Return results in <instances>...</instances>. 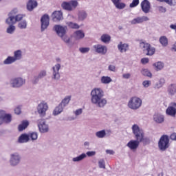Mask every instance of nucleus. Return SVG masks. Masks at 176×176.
<instances>
[{
  "mask_svg": "<svg viewBox=\"0 0 176 176\" xmlns=\"http://www.w3.org/2000/svg\"><path fill=\"white\" fill-rule=\"evenodd\" d=\"M91 102L98 108H104L108 104V100L104 98V91L101 88H95L91 91Z\"/></svg>",
  "mask_w": 176,
  "mask_h": 176,
  "instance_id": "obj_1",
  "label": "nucleus"
},
{
  "mask_svg": "<svg viewBox=\"0 0 176 176\" xmlns=\"http://www.w3.org/2000/svg\"><path fill=\"white\" fill-rule=\"evenodd\" d=\"M131 129L136 140H138V141H141V140H142L143 141H147L149 142V139L144 138V131L142 129L140 128L138 124H134Z\"/></svg>",
  "mask_w": 176,
  "mask_h": 176,
  "instance_id": "obj_2",
  "label": "nucleus"
},
{
  "mask_svg": "<svg viewBox=\"0 0 176 176\" xmlns=\"http://www.w3.org/2000/svg\"><path fill=\"white\" fill-rule=\"evenodd\" d=\"M140 47L142 50L144 54L146 56H153L155 54V47L151 46V44L146 41H140Z\"/></svg>",
  "mask_w": 176,
  "mask_h": 176,
  "instance_id": "obj_3",
  "label": "nucleus"
},
{
  "mask_svg": "<svg viewBox=\"0 0 176 176\" xmlns=\"http://www.w3.org/2000/svg\"><path fill=\"white\" fill-rule=\"evenodd\" d=\"M79 3L76 0H70L69 1L62 2L60 6L63 10H67V12H72L78 8Z\"/></svg>",
  "mask_w": 176,
  "mask_h": 176,
  "instance_id": "obj_4",
  "label": "nucleus"
},
{
  "mask_svg": "<svg viewBox=\"0 0 176 176\" xmlns=\"http://www.w3.org/2000/svg\"><path fill=\"white\" fill-rule=\"evenodd\" d=\"M25 85V78L23 77H14L10 80V85L14 89H20Z\"/></svg>",
  "mask_w": 176,
  "mask_h": 176,
  "instance_id": "obj_5",
  "label": "nucleus"
},
{
  "mask_svg": "<svg viewBox=\"0 0 176 176\" xmlns=\"http://www.w3.org/2000/svg\"><path fill=\"white\" fill-rule=\"evenodd\" d=\"M141 105H142V100L135 96L131 98L128 102L129 108H130V109H133V111L140 109V108H141Z\"/></svg>",
  "mask_w": 176,
  "mask_h": 176,
  "instance_id": "obj_6",
  "label": "nucleus"
},
{
  "mask_svg": "<svg viewBox=\"0 0 176 176\" xmlns=\"http://www.w3.org/2000/svg\"><path fill=\"white\" fill-rule=\"evenodd\" d=\"M21 162V155L20 153L15 152L10 154L9 163L11 167H16Z\"/></svg>",
  "mask_w": 176,
  "mask_h": 176,
  "instance_id": "obj_7",
  "label": "nucleus"
},
{
  "mask_svg": "<svg viewBox=\"0 0 176 176\" xmlns=\"http://www.w3.org/2000/svg\"><path fill=\"white\" fill-rule=\"evenodd\" d=\"M49 109V105L45 101H41L36 107V111L40 118H45L46 116V112Z\"/></svg>",
  "mask_w": 176,
  "mask_h": 176,
  "instance_id": "obj_8",
  "label": "nucleus"
},
{
  "mask_svg": "<svg viewBox=\"0 0 176 176\" xmlns=\"http://www.w3.org/2000/svg\"><path fill=\"white\" fill-rule=\"evenodd\" d=\"M47 76V71L46 69H41L38 72V75H34L31 79L32 85H38L41 79Z\"/></svg>",
  "mask_w": 176,
  "mask_h": 176,
  "instance_id": "obj_9",
  "label": "nucleus"
},
{
  "mask_svg": "<svg viewBox=\"0 0 176 176\" xmlns=\"http://www.w3.org/2000/svg\"><path fill=\"white\" fill-rule=\"evenodd\" d=\"M19 13V10L17 8H14L12 10H11L8 13V17L6 19V24H8V25H14L16 23V18L14 16H16Z\"/></svg>",
  "mask_w": 176,
  "mask_h": 176,
  "instance_id": "obj_10",
  "label": "nucleus"
},
{
  "mask_svg": "<svg viewBox=\"0 0 176 176\" xmlns=\"http://www.w3.org/2000/svg\"><path fill=\"white\" fill-rule=\"evenodd\" d=\"M170 142V140L168 139V136L164 135H162L160 141L158 142V147L160 151H164L167 148H168V143Z\"/></svg>",
  "mask_w": 176,
  "mask_h": 176,
  "instance_id": "obj_11",
  "label": "nucleus"
},
{
  "mask_svg": "<svg viewBox=\"0 0 176 176\" xmlns=\"http://www.w3.org/2000/svg\"><path fill=\"white\" fill-rule=\"evenodd\" d=\"M140 142H143V144H148L149 142L146 141V140H131L129 141L127 144L126 146H128V148H129V149H131V151H137V149L138 148V146H140Z\"/></svg>",
  "mask_w": 176,
  "mask_h": 176,
  "instance_id": "obj_12",
  "label": "nucleus"
},
{
  "mask_svg": "<svg viewBox=\"0 0 176 176\" xmlns=\"http://www.w3.org/2000/svg\"><path fill=\"white\" fill-rule=\"evenodd\" d=\"M37 126L40 133H47L49 131V125L46 124L45 119H38L37 120Z\"/></svg>",
  "mask_w": 176,
  "mask_h": 176,
  "instance_id": "obj_13",
  "label": "nucleus"
},
{
  "mask_svg": "<svg viewBox=\"0 0 176 176\" xmlns=\"http://www.w3.org/2000/svg\"><path fill=\"white\" fill-rule=\"evenodd\" d=\"M95 155L96 151H87V153H83L76 157H73L72 162H74V163L82 162V160L86 159L87 156H89V157H91V156H95Z\"/></svg>",
  "mask_w": 176,
  "mask_h": 176,
  "instance_id": "obj_14",
  "label": "nucleus"
},
{
  "mask_svg": "<svg viewBox=\"0 0 176 176\" xmlns=\"http://www.w3.org/2000/svg\"><path fill=\"white\" fill-rule=\"evenodd\" d=\"M67 30L68 28L67 26H61L60 25H55L54 26V31L56 32V35H58L59 38L67 34Z\"/></svg>",
  "mask_w": 176,
  "mask_h": 176,
  "instance_id": "obj_15",
  "label": "nucleus"
},
{
  "mask_svg": "<svg viewBox=\"0 0 176 176\" xmlns=\"http://www.w3.org/2000/svg\"><path fill=\"white\" fill-rule=\"evenodd\" d=\"M60 69H61V65L58 63L52 67V79L53 80H60Z\"/></svg>",
  "mask_w": 176,
  "mask_h": 176,
  "instance_id": "obj_16",
  "label": "nucleus"
},
{
  "mask_svg": "<svg viewBox=\"0 0 176 176\" xmlns=\"http://www.w3.org/2000/svg\"><path fill=\"white\" fill-rule=\"evenodd\" d=\"M41 32H43L45 30L47 29V27H49V25L50 24V19L49 18V15L46 14H44L41 19Z\"/></svg>",
  "mask_w": 176,
  "mask_h": 176,
  "instance_id": "obj_17",
  "label": "nucleus"
},
{
  "mask_svg": "<svg viewBox=\"0 0 176 176\" xmlns=\"http://www.w3.org/2000/svg\"><path fill=\"white\" fill-rule=\"evenodd\" d=\"M94 51L96 53L98 54H102V56H105L108 52V47L105 45H102L101 44H97L93 46Z\"/></svg>",
  "mask_w": 176,
  "mask_h": 176,
  "instance_id": "obj_18",
  "label": "nucleus"
},
{
  "mask_svg": "<svg viewBox=\"0 0 176 176\" xmlns=\"http://www.w3.org/2000/svg\"><path fill=\"white\" fill-rule=\"evenodd\" d=\"M145 21H149V18L146 16H142L133 19L131 21V24L133 25L135 24H142Z\"/></svg>",
  "mask_w": 176,
  "mask_h": 176,
  "instance_id": "obj_19",
  "label": "nucleus"
},
{
  "mask_svg": "<svg viewBox=\"0 0 176 176\" xmlns=\"http://www.w3.org/2000/svg\"><path fill=\"white\" fill-rule=\"evenodd\" d=\"M142 10L144 13L148 14L151 12V3L148 0H144L141 3Z\"/></svg>",
  "mask_w": 176,
  "mask_h": 176,
  "instance_id": "obj_20",
  "label": "nucleus"
},
{
  "mask_svg": "<svg viewBox=\"0 0 176 176\" xmlns=\"http://www.w3.org/2000/svg\"><path fill=\"white\" fill-rule=\"evenodd\" d=\"M60 39L63 41V42H64V43H65V45H67L68 47H72V46H74V43L72 41V38H71V37H69L67 34L62 36L60 37Z\"/></svg>",
  "mask_w": 176,
  "mask_h": 176,
  "instance_id": "obj_21",
  "label": "nucleus"
},
{
  "mask_svg": "<svg viewBox=\"0 0 176 176\" xmlns=\"http://www.w3.org/2000/svg\"><path fill=\"white\" fill-rule=\"evenodd\" d=\"M1 114L3 116V123H6V124L12 123V114L6 113L5 110H1Z\"/></svg>",
  "mask_w": 176,
  "mask_h": 176,
  "instance_id": "obj_22",
  "label": "nucleus"
},
{
  "mask_svg": "<svg viewBox=\"0 0 176 176\" xmlns=\"http://www.w3.org/2000/svg\"><path fill=\"white\" fill-rule=\"evenodd\" d=\"M166 114L170 116H175L176 115V103H171L166 109Z\"/></svg>",
  "mask_w": 176,
  "mask_h": 176,
  "instance_id": "obj_23",
  "label": "nucleus"
},
{
  "mask_svg": "<svg viewBox=\"0 0 176 176\" xmlns=\"http://www.w3.org/2000/svg\"><path fill=\"white\" fill-rule=\"evenodd\" d=\"M26 6L29 12H32L35 8L38 7V1L36 0H29Z\"/></svg>",
  "mask_w": 176,
  "mask_h": 176,
  "instance_id": "obj_24",
  "label": "nucleus"
},
{
  "mask_svg": "<svg viewBox=\"0 0 176 176\" xmlns=\"http://www.w3.org/2000/svg\"><path fill=\"white\" fill-rule=\"evenodd\" d=\"M29 141L30 135L27 133H23L19 137L17 142L19 144H27Z\"/></svg>",
  "mask_w": 176,
  "mask_h": 176,
  "instance_id": "obj_25",
  "label": "nucleus"
},
{
  "mask_svg": "<svg viewBox=\"0 0 176 176\" xmlns=\"http://www.w3.org/2000/svg\"><path fill=\"white\" fill-rule=\"evenodd\" d=\"M53 21H60L63 20V12L61 11H54L52 14Z\"/></svg>",
  "mask_w": 176,
  "mask_h": 176,
  "instance_id": "obj_26",
  "label": "nucleus"
},
{
  "mask_svg": "<svg viewBox=\"0 0 176 176\" xmlns=\"http://www.w3.org/2000/svg\"><path fill=\"white\" fill-rule=\"evenodd\" d=\"M116 9L122 10L126 8V3L120 2V0H111Z\"/></svg>",
  "mask_w": 176,
  "mask_h": 176,
  "instance_id": "obj_27",
  "label": "nucleus"
},
{
  "mask_svg": "<svg viewBox=\"0 0 176 176\" xmlns=\"http://www.w3.org/2000/svg\"><path fill=\"white\" fill-rule=\"evenodd\" d=\"M73 36L76 41H80V39H83V38H85V32L83 30H76L74 33Z\"/></svg>",
  "mask_w": 176,
  "mask_h": 176,
  "instance_id": "obj_28",
  "label": "nucleus"
},
{
  "mask_svg": "<svg viewBox=\"0 0 176 176\" xmlns=\"http://www.w3.org/2000/svg\"><path fill=\"white\" fill-rule=\"evenodd\" d=\"M168 94L173 97V96H175L176 94V84H170L168 87Z\"/></svg>",
  "mask_w": 176,
  "mask_h": 176,
  "instance_id": "obj_29",
  "label": "nucleus"
},
{
  "mask_svg": "<svg viewBox=\"0 0 176 176\" xmlns=\"http://www.w3.org/2000/svg\"><path fill=\"white\" fill-rule=\"evenodd\" d=\"M118 49L120 50V53H126V52L129 50V44L120 42L118 45Z\"/></svg>",
  "mask_w": 176,
  "mask_h": 176,
  "instance_id": "obj_30",
  "label": "nucleus"
},
{
  "mask_svg": "<svg viewBox=\"0 0 176 176\" xmlns=\"http://www.w3.org/2000/svg\"><path fill=\"white\" fill-rule=\"evenodd\" d=\"M64 111V107L59 103L58 106L55 107L52 112L53 116H57L60 115Z\"/></svg>",
  "mask_w": 176,
  "mask_h": 176,
  "instance_id": "obj_31",
  "label": "nucleus"
},
{
  "mask_svg": "<svg viewBox=\"0 0 176 176\" xmlns=\"http://www.w3.org/2000/svg\"><path fill=\"white\" fill-rule=\"evenodd\" d=\"M153 120L155 123H163L164 122V116L160 113H155L153 116Z\"/></svg>",
  "mask_w": 176,
  "mask_h": 176,
  "instance_id": "obj_32",
  "label": "nucleus"
},
{
  "mask_svg": "<svg viewBox=\"0 0 176 176\" xmlns=\"http://www.w3.org/2000/svg\"><path fill=\"white\" fill-rule=\"evenodd\" d=\"M14 60L19 61L23 58V52L20 50L14 52V56H12Z\"/></svg>",
  "mask_w": 176,
  "mask_h": 176,
  "instance_id": "obj_33",
  "label": "nucleus"
},
{
  "mask_svg": "<svg viewBox=\"0 0 176 176\" xmlns=\"http://www.w3.org/2000/svg\"><path fill=\"white\" fill-rule=\"evenodd\" d=\"M78 19L79 21H83L87 19V12L85 10L78 11Z\"/></svg>",
  "mask_w": 176,
  "mask_h": 176,
  "instance_id": "obj_34",
  "label": "nucleus"
},
{
  "mask_svg": "<svg viewBox=\"0 0 176 176\" xmlns=\"http://www.w3.org/2000/svg\"><path fill=\"white\" fill-rule=\"evenodd\" d=\"M30 125V122L27 120H23L21 123V124L18 126L19 131H23V130H25L28 126Z\"/></svg>",
  "mask_w": 176,
  "mask_h": 176,
  "instance_id": "obj_35",
  "label": "nucleus"
},
{
  "mask_svg": "<svg viewBox=\"0 0 176 176\" xmlns=\"http://www.w3.org/2000/svg\"><path fill=\"white\" fill-rule=\"evenodd\" d=\"M159 42L163 47H166L168 45V38L166 36H162L160 37Z\"/></svg>",
  "mask_w": 176,
  "mask_h": 176,
  "instance_id": "obj_36",
  "label": "nucleus"
},
{
  "mask_svg": "<svg viewBox=\"0 0 176 176\" xmlns=\"http://www.w3.org/2000/svg\"><path fill=\"white\" fill-rule=\"evenodd\" d=\"M111 82H112V78H111L109 76H103L100 78V82L102 85H109Z\"/></svg>",
  "mask_w": 176,
  "mask_h": 176,
  "instance_id": "obj_37",
  "label": "nucleus"
},
{
  "mask_svg": "<svg viewBox=\"0 0 176 176\" xmlns=\"http://www.w3.org/2000/svg\"><path fill=\"white\" fill-rule=\"evenodd\" d=\"M69 101H71V96H67L65 97L64 99L62 100L61 102L59 103L63 107L65 108L67 105L69 104Z\"/></svg>",
  "mask_w": 176,
  "mask_h": 176,
  "instance_id": "obj_38",
  "label": "nucleus"
},
{
  "mask_svg": "<svg viewBox=\"0 0 176 176\" xmlns=\"http://www.w3.org/2000/svg\"><path fill=\"white\" fill-rule=\"evenodd\" d=\"M100 41L103 42V43H109V42H111V36L104 34L101 36Z\"/></svg>",
  "mask_w": 176,
  "mask_h": 176,
  "instance_id": "obj_39",
  "label": "nucleus"
},
{
  "mask_svg": "<svg viewBox=\"0 0 176 176\" xmlns=\"http://www.w3.org/2000/svg\"><path fill=\"white\" fill-rule=\"evenodd\" d=\"M164 83H166V80H164V78H160V80L155 84L154 89H160L163 87Z\"/></svg>",
  "mask_w": 176,
  "mask_h": 176,
  "instance_id": "obj_40",
  "label": "nucleus"
},
{
  "mask_svg": "<svg viewBox=\"0 0 176 176\" xmlns=\"http://www.w3.org/2000/svg\"><path fill=\"white\" fill-rule=\"evenodd\" d=\"M13 63H16L13 56H8L6 59H5L3 62L4 65H10V64H13Z\"/></svg>",
  "mask_w": 176,
  "mask_h": 176,
  "instance_id": "obj_41",
  "label": "nucleus"
},
{
  "mask_svg": "<svg viewBox=\"0 0 176 176\" xmlns=\"http://www.w3.org/2000/svg\"><path fill=\"white\" fill-rule=\"evenodd\" d=\"M155 71H162L164 68V63L163 62H157L153 64Z\"/></svg>",
  "mask_w": 176,
  "mask_h": 176,
  "instance_id": "obj_42",
  "label": "nucleus"
},
{
  "mask_svg": "<svg viewBox=\"0 0 176 176\" xmlns=\"http://www.w3.org/2000/svg\"><path fill=\"white\" fill-rule=\"evenodd\" d=\"M73 113L75 114V117H71L70 120H75V119H76V118H78V116L82 115V113H83V109H78L73 111Z\"/></svg>",
  "mask_w": 176,
  "mask_h": 176,
  "instance_id": "obj_43",
  "label": "nucleus"
},
{
  "mask_svg": "<svg viewBox=\"0 0 176 176\" xmlns=\"http://www.w3.org/2000/svg\"><path fill=\"white\" fill-rule=\"evenodd\" d=\"M141 74L143 76H147L148 78H152V73L148 69H142Z\"/></svg>",
  "mask_w": 176,
  "mask_h": 176,
  "instance_id": "obj_44",
  "label": "nucleus"
},
{
  "mask_svg": "<svg viewBox=\"0 0 176 176\" xmlns=\"http://www.w3.org/2000/svg\"><path fill=\"white\" fill-rule=\"evenodd\" d=\"M9 26L7 28L6 32L7 34H14V31H16V26L14 25H8Z\"/></svg>",
  "mask_w": 176,
  "mask_h": 176,
  "instance_id": "obj_45",
  "label": "nucleus"
},
{
  "mask_svg": "<svg viewBox=\"0 0 176 176\" xmlns=\"http://www.w3.org/2000/svg\"><path fill=\"white\" fill-rule=\"evenodd\" d=\"M18 28H19L20 30H25L27 28V21L23 20L19 22Z\"/></svg>",
  "mask_w": 176,
  "mask_h": 176,
  "instance_id": "obj_46",
  "label": "nucleus"
},
{
  "mask_svg": "<svg viewBox=\"0 0 176 176\" xmlns=\"http://www.w3.org/2000/svg\"><path fill=\"white\" fill-rule=\"evenodd\" d=\"M67 25L69 28H72L73 30H79V28H80V26L76 23L68 22Z\"/></svg>",
  "mask_w": 176,
  "mask_h": 176,
  "instance_id": "obj_47",
  "label": "nucleus"
},
{
  "mask_svg": "<svg viewBox=\"0 0 176 176\" xmlns=\"http://www.w3.org/2000/svg\"><path fill=\"white\" fill-rule=\"evenodd\" d=\"M107 135V133L105 132V130L99 131L96 133V136L98 138H104Z\"/></svg>",
  "mask_w": 176,
  "mask_h": 176,
  "instance_id": "obj_48",
  "label": "nucleus"
},
{
  "mask_svg": "<svg viewBox=\"0 0 176 176\" xmlns=\"http://www.w3.org/2000/svg\"><path fill=\"white\" fill-rule=\"evenodd\" d=\"M28 135H29V138H30L32 141H36V140H38V133L36 132L30 133Z\"/></svg>",
  "mask_w": 176,
  "mask_h": 176,
  "instance_id": "obj_49",
  "label": "nucleus"
},
{
  "mask_svg": "<svg viewBox=\"0 0 176 176\" xmlns=\"http://www.w3.org/2000/svg\"><path fill=\"white\" fill-rule=\"evenodd\" d=\"M158 2H165L170 6H174L175 5V0H157Z\"/></svg>",
  "mask_w": 176,
  "mask_h": 176,
  "instance_id": "obj_50",
  "label": "nucleus"
},
{
  "mask_svg": "<svg viewBox=\"0 0 176 176\" xmlns=\"http://www.w3.org/2000/svg\"><path fill=\"white\" fill-rule=\"evenodd\" d=\"M98 166L99 168H104V170H105V161L104 160V159L99 160Z\"/></svg>",
  "mask_w": 176,
  "mask_h": 176,
  "instance_id": "obj_51",
  "label": "nucleus"
},
{
  "mask_svg": "<svg viewBox=\"0 0 176 176\" xmlns=\"http://www.w3.org/2000/svg\"><path fill=\"white\" fill-rule=\"evenodd\" d=\"M14 17H15V21L17 22H20L21 21V20H23V19L25 17V16L23 14H16L14 15Z\"/></svg>",
  "mask_w": 176,
  "mask_h": 176,
  "instance_id": "obj_52",
  "label": "nucleus"
},
{
  "mask_svg": "<svg viewBox=\"0 0 176 176\" xmlns=\"http://www.w3.org/2000/svg\"><path fill=\"white\" fill-rule=\"evenodd\" d=\"M79 52L85 54V53H89L90 52V47H80L79 48Z\"/></svg>",
  "mask_w": 176,
  "mask_h": 176,
  "instance_id": "obj_53",
  "label": "nucleus"
},
{
  "mask_svg": "<svg viewBox=\"0 0 176 176\" xmlns=\"http://www.w3.org/2000/svg\"><path fill=\"white\" fill-rule=\"evenodd\" d=\"M140 4V0H133L132 3L129 5V8H135Z\"/></svg>",
  "mask_w": 176,
  "mask_h": 176,
  "instance_id": "obj_54",
  "label": "nucleus"
},
{
  "mask_svg": "<svg viewBox=\"0 0 176 176\" xmlns=\"http://www.w3.org/2000/svg\"><path fill=\"white\" fill-rule=\"evenodd\" d=\"M83 146H84V148L87 149V151H90L91 149L89 142H85Z\"/></svg>",
  "mask_w": 176,
  "mask_h": 176,
  "instance_id": "obj_55",
  "label": "nucleus"
},
{
  "mask_svg": "<svg viewBox=\"0 0 176 176\" xmlns=\"http://www.w3.org/2000/svg\"><path fill=\"white\" fill-rule=\"evenodd\" d=\"M151 80H144L142 82V86L146 89H147V87H149V86H151Z\"/></svg>",
  "mask_w": 176,
  "mask_h": 176,
  "instance_id": "obj_56",
  "label": "nucleus"
},
{
  "mask_svg": "<svg viewBox=\"0 0 176 176\" xmlns=\"http://www.w3.org/2000/svg\"><path fill=\"white\" fill-rule=\"evenodd\" d=\"M108 69L109 71H111V72H115V71H116V67L113 65H109Z\"/></svg>",
  "mask_w": 176,
  "mask_h": 176,
  "instance_id": "obj_57",
  "label": "nucleus"
},
{
  "mask_svg": "<svg viewBox=\"0 0 176 176\" xmlns=\"http://www.w3.org/2000/svg\"><path fill=\"white\" fill-rule=\"evenodd\" d=\"M158 10L160 13H166V12H167V9L163 6H159Z\"/></svg>",
  "mask_w": 176,
  "mask_h": 176,
  "instance_id": "obj_58",
  "label": "nucleus"
},
{
  "mask_svg": "<svg viewBox=\"0 0 176 176\" xmlns=\"http://www.w3.org/2000/svg\"><path fill=\"white\" fill-rule=\"evenodd\" d=\"M14 111L16 115H20V113H21V108H20V107H17Z\"/></svg>",
  "mask_w": 176,
  "mask_h": 176,
  "instance_id": "obj_59",
  "label": "nucleus"
},
{
  "mask_svg": "<svg viewBox=\"0 0 176 176\" xmlns=\"http://www.w3.org/2000/svg\"><path fill=\"white\" fill-rule=\"evenodd\" d=\"M141 63L142 64H148V63H149V58H143L141 59Z\"/></svg>",
  "mask_w": 176,
  "mask_h": 176,
  "instance_id": "obj_60",
  "label": "nucleus"
},
{
  "mask_svg": "<svg viewBox=\"0 0 176 176\" xmlns=\"http://www.w3.org/2000/svg\"><path fill=\"white\" fill-rule=\"evenodd\" d=\"M131 76V74H130L129 73L124 74L122 75V77L124 78V79H130Z\"/></svg>",
  "mask_w": 176,
  "mask_h": 176,
  "instance_id": "obj_61",
  "label": "nucleus"
},
{
  "mask_svg": "<svg viewBox=\"0 0 176 176\" xmlns=\"http://www.w3.org/2000/svg\"><path fill=\"white\" fill-rule=\"evenodd\" d=\"M3 124V120L2 116V110H0V126H2Z\"/></svg>",
  "mask_w": 176,
  "mask_h": 176,
  "instance_id": "obj_62",
  "label": "nucleus"
},
{
  "mask_svg": "<svg viewBox=\"0 0 176 176\" xmlns=\"http://www.w3.org/2000/svg\"><path fill=\"white\" fill-rule=\"evenodd\" d=\"M106 153H107L108 155H114L115 151H113V150H106Z\"/></svg>",
  "mask_w": 176,
  "mask_h": 176,
  "instance_id": "obj_63",
  "label": "nucleus"
},
{
  "mask_svg": "<svg viewBox=\"0 0 176 176\" xmlns=\"http://www.w3.org/2000/svg\"><path fill=\"white\" fill-rule=\"evenodd\" d=\"M170 140L176 141V133H173L170 135Z\"/></svg>",
  "mask_w": 176,
  "mask_h": 176,
  "instance_id": "obj_64",
  "label": "nucleus"
}]
</instances>
